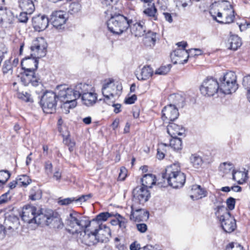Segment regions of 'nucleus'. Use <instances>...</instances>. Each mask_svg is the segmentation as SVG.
I'll return each instance as SVG.
<instances>
[{"mask_svg":"<svg viewBox=\"0 0 250 250\" xmlns=\"http://www.w3.org/2000/svg\"><path fill=\"white\" fill-rule=\"evenodd\" d=\"M53 166L50 161H47L45 163L44 169L46 174L50 175L52 173Z\"/></svg>","mask_w":250,"mask_h":250,"instance_id":"obj_55","label":"nucleus"},{"mask_svg":"<svg viewBox=\"0 0 250 250\" xmlns=\"http://www.w3.org/2000/svg\"><path fill=\"white\" fill-rule=\"evenodd\" d=\"M63 143L68 146L70 152L73 151L74 147L75 145V143L74 142L72 141L70 139L66 138L63 140Z\"/></svg>","mask_w":250,"mask_h":250,"instance_id":"obj_53","label":"nucleus"},{"mask_svg":"<svg viewBox=\"0 0 250 250\" xmlns=\"http://www.w3.org/2000/svg\"><path fill=\"white\" fill-rule=\"evenodd\" d=\"M97 230V237L99 242L104 243L107 241L108 237L111 235L110 229L105 225H99V228L95 229Z\"/></svg>","mask_w":250,"mask_h":250,"instance_id":"obj_22","label":"nucleus"},{"mask_svg":"<svg viewBox=\"0 0 250 250\" xmlns=\"http://www.w3.org/2000/svg\"><path fill=\"white\" fill-rule=\"evenodd\" d=\"M90 221L86 216H82L77 212L70 213L66 219L67 231L72 234L80 233L79 239L85 245L91 246L99 243L97 230L89 231L87 228Z\"/></svg>","mask_w":250,"mask_h":250,"instance_id":"obj_1","label":"nucleus"},{"mask_svg":"<svg viewBox=\"0 0 250 250\" xmlns=\"http://www.w3.org/2000/svg\"><path fill=\"white\" fill-rule=\"evenodd\" d=\"M170 140V146L175 150H179L182 149V143L180 138L177 137H171Z\"/></svg>","mask_w":250,"mask_h":250,"instance_id":"obj_35","label":"nucleus"},{"mask_svg":"<svg viewBox=\"0 0 250 250\" xmlns=\"http://www.w3.org/2000/svg\"><path fill=\"white\" fill-rule=\"evenodd\" d=\"M42 196V192L41 190L35 187L31 190L29 198L31 200L35 201L41 199Z\"/></svg>","mask_w":250,"mask_h":250,"instance_id":"obj_39","label":"nucleus"},{"mask_svg":"<svg viewBox=\"0 0 250 250\" xmlns=\"http://www.w3.org/2000/svg\"><path fill=\"white\" fill-rule=\"evenodd\" d=\"M18 98L26 102H33V100L31 97V95L27 92H22L18 93Z\"/></svg>","mask_w":250,"mask_h":250,"instance_id":"obj_45","label":"nucleus"},{"mask_svg":"<svg viewBox=\"0 0 250 250\" xmlns=\"http://www.w3.org/2000/svg\"><path fill=\"white\" fill-rule=\"evenodd\" d=\"M137 96L134 94L130 97L125 98V103L126 104H133L137 100Z\"/></svg>","mask_w":250,"mask_h":250,"instance_id":"obj_58","label":"nucleus"},{"mask_svg":"<svg viewBox=\"0 0 250 250\" xmlns=\"http://www.w3.org/2000/svg\"><path fill=\"white\" fill-rule=\"evenodd\" d=\"M229 42L230 44L229 48L233 50H237L242 44L240 38L237 35L231 36Z\"/></svg>","mask_w":250,"mask_h":250,"instance_id":"obj_33","label":"nucleus"},{"mask_svg":"<svg viewBox=\"0 0 250 250\" xmlns=\"http://www.w3.org/2000/svg\"><path fill=\"white\" fill-rule=\"evenodd\" d=\"M13 13L6 7L0 8V25L3 28H9L15 22Z\"/></svg>","mask_w":250,"mask_h":250,"instance_id":"obj_15","label":"nucleus"},{"mask_svg":"<svg viewBox=\"0 0 250 250\" xmlns=\"http://www.w3.org/2000/svg\"><path fill=\"white\" fill-rule=\"evenodd\" d=\"M125 18L129 27L138 21V15L134 10H130L126 14Z\"/></svg>","mask_w":250,"mask_h":250,"instance_id":"obj_34","label":"nucleus"},{"mask_svg":"<svg viewBox=\"0 0 250 250\" xmlns=\"http://www.w3.org/2000/svg\"><path fill=\"white\" fill-rule=\"evenodd\" d=\"M6 220L8 222L12 223L15 227H17L20 224L19 217L14 214L9 215L8 216Z\"/></svg>","mask_w":250,"mask_h":250,"instance_id":"obj_47","label":"nucleus"},{"mask_svg":"<svg viewBox=\"0 0 250 250\" xmlns=\"http://www.w3.org/2000/svg\"><path fill=\"white\" fill-rule=\"evenodd\" d=\"M126 176V170L125 167H121L120 169V172L119 174L118 179L120 180L123 181L125 179Z\"/></svg>","mask_w":250,"mask_h":250,"instance_id":"obj_59","label":"nucleus"},{"mask_svg":"<svg viewBox=\"0 0 250 250\" xmlns=\"http://www.w3.org/2000/svg\"><path fill=\"white\" fill-rule=\"evenodd\" d=\"M81 8V5L79 3L72 2L69 5L68 12L70 14L73 15L78 13L80 11Z\"/></svg>","mask_w":250,"mask_h":250,"instance_id":"obj_42","label":"nucleus"},{"mask_svg":"<svg viewBox=\"0 0 250 250\" xmlns=\"http://www.w3.org/2000/svg\"><path fill=\"white\" fill-rule=\"evenodd\" d=\"M21 80L22 83L25 86L29 85L30 83L34 86H36L41 83L40 79L37 77L35 73H29V72L24 71L21 74Z\"/></svg>","mask_w":250,"mask_h":250,"instance_id":"obj_21","label":"nucleus"},{"mask_svg":"<svg viewBox=\"0 0 250 250\" xmlns=\"http://www.w3.org/2000/svg\"><path fill=\"white\" fill-rule=\"evenodd\" d=\"M73 202H76V198L75 197L60 199L58 203L61 205H68Z\"/></svg>","mask_w":250,"mask_h":250,"instance_id":"obj_51","label":"nucleus"},{"mask_svg":"<svg viewBox=\"0 0 250 250\" xmlns=\"http://www.w3.org/2000/svg\"><path fill=\"white\" fill-rule=\"evenodd\" d=\"M132 204L144 206L150 197L149 190L144 187H137L132 191Z\"/></svg>","mask_w":250,"mask_h":250,"instance_id":"obj_12","label":"nucleus"},{"mask_svg":"<svg viewBox=\"0 0 250 250\" xmlns=\"http://www.w3.org/2000/svg\"><path fill=\"white\" fill-rule=\"evenodd\" d=\"M243 85L247 90V99L250 102V75L243 78Z\"/></svg>","mask_w":250,"mask_h":250,"instance_id":"obj_41","label":"nucleus"},{"mask_svg":"<svg viewBox=\"0 0 250 250\" xmlns=\"http://www.w3.org/2000/svg\"><path fill=\"white\" fill-rule=\"evenodd\" d=\"M236 75L233 71L227 72L222 79H220V90L222 93L229 94L234 92L238 88L236 83Z\"/></svg>","mask_w":250,"mask_h":250,"instance_id":"obj_9","label":"nucleus"},{"mask_svg":"<svg viewBox=\"0 0 250 250\" xmlns=\"http://www.w3.org/2000/svg\"><path fill=\"white\" fill-rule=\"evenodd\" d=\"M130 250H139L140 245L136 244L135 242L132 243L130 246Z\"/></svg>","mask_w":250,"mask_h":250,"instance_id":"obj_64","label":"nucleus"},{"mask_svg":"<svg viewBox=\"0 0 250 250\" xmlns=\"http://www.w3.org/2000/svg\"><path fill=\"white\" fill-rule=\"evenodd\" d=\"M235 12L231 5H229L227 9H224L222 12H218L217 16H212L213 19L217 22L222 24H230L234 21L235 18Z\"/></svg>","mask_w":250,"mask_h":250,"instance_id":"obj_13","label":"nucleus"},{"mask_svg":"<svg viewBox=\"0 0 250 250\" xmlns=\"http://www.w3.org/2000/svg\"><path fill=\"white\" fill-rule=\"evenodd\" d=\"M142 187H144L148 189L151 188L152 186L156 183V177L152 174H145L141 179Z\"/></svg>","mask_w":250,"mask_h":250,"instance_id":"obj_29","label":"nucleus"},{"mask_svg":"<svg viewBox=\"0 0 250 250\" xmlns=\"http://www.w3.org/2000/svg\"><path fill=\"white\" fill-rule=\"evenodd\" d=\"M156 33L149 31L146 34L144 39V42L146 46L150 47H153L156 42Z\"/></svg>","mask_w":250,"mask_h":250,"instance_id":"obj_30","label":"nucleus"},{"mask_svg":"<svg viewBox=\"0 0 250 250\" xmlns=\"http://www.w3.org/2000/svg\"><path fill=\"white\" fill-rule=\"evenodd\" d=\"M47 44L44 38L40 37L33 41L30 47L31 57H27L22 59L21 66L22 69L29 73H35L38 66V59L46 55Z\"/></svg>","mask_w":250,"mask_h":250,"instance_id":"obj_2","label":"nucleus"},{"mask_svg":"<svg viewBox=\"0 0 250 250\" xmlns=\"http://www.w3.org/2000/svg\"><path fill=\"white\" fill-rule=\"evenodd\" d=\"M58 90H59L58 100L63 103L61 105V108L65 113L67 114L69 112V109L74 108L76 106V100L67 94L66 96H61L60 89Z\"/></svg>","mask_w":250,"mask_h":250,"instance_id":"obj_19","label":"nucleus"},{"mask_svg":"<svg viewBox=\"0 0 250 250\" xmlns=\"http://www.w3.org/2000/svg\"><path fill=\"white\" fill-rule=\"evenodd\" d=\"M36 0H19V7L22 10L26 11L29 15L31 14L35 10L34 1Z\"/></svg>","mask_w":250,"mask_h":250,"instance_id":"obj_26","label":"nucleus"},{"mask_svg":"<svg viewBox=\"0 0 250 250\" xmlns=\"http://www.w3.org/2000/svg\"><path fill=\"white\" fill-rule=\"evenodd\" d=\"M163 15L165 17L166 21H167L169 23L172 22L173 19L170 13H169L168 12H164Z\"/></svg>","mask_w":250,"mask_h":250,"instance_id":"obj_62","label":"nucleus"},{"mask_svg":"<svg viewBox=\"0 0 250 250\" xmlns=\"http://www.w3.org/2000/svg\"><path fill=\"white\" fill-rule=\"evenodd\" d=\"M28 15H29V14L26 12V11H23V12H21L18 17L19 22L26 23L29 19Z\"/></svg>","mask_w":250,"mask_h":250,"instance_id":"obj_50","label":"nucleus"},{"mask_svg":"<svg viewBox=\"0 0 250 250\" xmlns=\"http://www.w3.org/2000/svg\"><path fill=\"white\" fill-rule=\"evenodd\" d=\"M167 145L164 143H161L159 145L158 148H157V157L159 160L163 159L165 156V150L164 147L167 146Z\"/></svg>","mask_w":250,"mask_h":250,"instance_id":"obj_43","label":"nucleus"},{"mask_svg":"<svg viewBox=\"0 0 250 250\" xmlns=\"http://www.w3.org/2000/svg\"><path fill=\"white\" fill-rule=\"evenodd\" d=\"M113 216V214L108 212H103L99 213L96 216V220L98 222L101 221H105L108 218Z\"/></svg>","mask_w":250,"mask_h":250,"instance_id":"obj_44","label":"nucleus"},{"mask_svg":"<svg viewBox=\"0 0 250 250\" xmlns=\"http://www.w3.org/2000/svg\"><path fill=\"white\" fill-rule=\"evenodd\" d=\"M162 178L166 179L168 184L174 188L183 187L186 182V175L181 171L178 164H173L168 166L162 173Z\"/></svg>","mask_w":250,"mask_h":250,"instance_id":"obj_3","label":"nucleus"},{"mask_svg":"<svg viewBox=\"0 0 250 250\" xmlns=\"http://www.w3.org/2000/svg\"><path fill=\"white\" fill-rule=\"evenodd\" d=\"M247 178V173L245 171L233 170L232 178L239 184H243L246 182Z\"/></svg>","mask_w":250,"mask_h":250,"instance_id":"obj_31","label":"nucleus"},{"mask_svg":"<svg viewBox=\"0 0 250 250\" xmlns=\"http://www.w3.org/2000/svg\"><path fill=\"white\" fill-rule=\"evenodd\" d=\"M191 191L192 194L190 197L193 200H197L207 196V191L202 188L199 185H193L191 188Z\"/></svg>","mask_w":250,"mask_h":250,"instance_id":"obj_27","label":"nucleus"},{"mask_svg":"<svg viewBox=\"0 0 250 250\" xmlns=\"http://www.w3.org/2000/svg\"><path fill=\"white\" fill-rule=\"evenodd\" d=\"M116 216H119L120 218V219L118 225L120 229H122L123 232H125L126 230V227L127 220L125 218L123 217L119 214H117Z\"/></svg>","mask_w":250,"mask_h":250,"instance_id":"obj_49","label":"nucleus"},{"mask_svg":"<svg viewBox=\"0 0 250 250\" xmlns=\"http://www.w3.org/2000/svg\"><path fill=\"white\" fill-rule=\"evenodd\" d=\"M143 206L132 204L130 219L135 222L147 221L149 218L148 211L142 208Z\"/></svg>","mask_w":250,"mask_h":250,"instance_id":"obj_14","label":"nucleus"},{"mask_svg":"<svg viewBox=\"0 0 250 250\" xmlns=\"http://www.w3.org/2000/svg\"><path fill=\"white\" fill-rule=\"evenodd\" d=\"M226 250H244L243 247L239 244L230 243L226 247Z\"/></svg>","mask_w":250,"mask_h":250,"instance_id":"obj_48","label":"nucleus"},{"mask_svg":"<svg viewBox=\"0 0 250 250\" xmlns=\"http://www.w3.org/2000/svg\"><path fill=\"white\" fill-rule=\"evenodd\" d=\"M214 210L215 214L219 220L223 230L226 233H231L234 231L236 228V220L228 209L223 205H219Z\"/></svg>","mask_w":250,"mask_h":250,"instance_id":"obj_4","label":"nucleus"},{"mask_svg":"<svg viewBox=\"0 0 250 250\" xmlns=\"http://www.w3.org/2000/svg\"><path fill=\"white\" fill-rule=\"evenodd\" d=\"M9 191L3 194L0 196V204H2L7 203L9 200H10V198L8 197V195H9Z\"/></svg>","mask_w":250,"mask_h":250,"instance_id":"obj_56","label":"nucleus"},{"mask_svg":"<svg viewBox=\"0 0 250 250\" xmlns=\"http://www.w3.org/2000/svg\"><path fill=\"white\" fill-rule=\"evenodd\" d=\"M13 65L12 64L11 59L6 60L3 63L2 68V73L4 74L13 73Z\"/></svg>","mask_w":250,"mask_h":250,"instance_id":"obj_38","label":"nucleus"},{"mask_svg":"<svg viewBox=\"0 0 250 250\" xmlns=\"http://www.w3.org/2000/svg\"><path fill=\"white\" fill-rule=\"evenodd\" d=\"M113 82V80H109V82L104 84L102 88V93L104 97V102L108 105H112L114 103V101L112 100L113 98L116 96H119L122 90V86L121 84H117L116 86L113 84L116 90L113 89L112 91H110L109 89Z\"/></svg>","mask_w":250,"mask_h":250,"instance_id":"obj_11","label":"nucleus"},{"mask_svg":"<svg viewBox=\"0 0 250 250\" xmlns=\"http://www.w3.org/2000/svg\"><path fill=\"white\" fill-rule=\"evenodd\" d=\"M91 197V195L90 194L82 195L78 198H76V202H85Z\"/></svg>","mask_w":250,"mask_h":250,"instance_id":"obj_60","label":"nucleus"},{"mask_svg":"<svg viewBox=\"0 0 250 250\" xmlns=\"http://www.w3.org/2000/svg\"><path fill=\"white\" fill-rule=\"evenodd\" d=\"M36 210L37 208L34 206L31 205L24 206L21 216L22 220L28 224H34L36 222Z\"/></svg>","mask_w":250,"mask_h":250,"instance_id":"obj_17","label":"nucleus"},{"mask_svg":"<svg viewBox=\"0 0 250 250\" xmlns=\"http://www.w3.org/2000/svg\"><path fill=\"white\" fill-rule=\"evenodd\" d=\"M136 227L138 230L141 233L145 232L147 229V226L145 223L137 224L136 225Z\"/></svg>","mask_w":250,"mask_h":250,"instance_id":"obj_57","label":"nucleus"},{"mask_svg":"<svg viewBox=\"0 0 250 250\" xmlns=\"http://www.w3.org/2000/svg\"><path fill=\"white\" fill-rule=\"evenodd\" d=\"M90 86L87 84L80 83L76 85L73 88L67 87L65 85H61L57 87V89H60L61 96L68 95L76 100L83 96L84 94L88 91Z\"/></svg>","mask_w":250,"mask_h":250,"instance_id":"obj_7","label":"nucleus"},{"mask_svg":"<svg viewBox=\"0 0 250 250\" xmlns=\"http://www.w3.org/2000/svg\"><path fill=\"white\" fill-rule=\"evenodd\" d=\"M190 161L193 167L196 168L201 167L203 164L202 158L195 154L191 155Z\"/></svg>","mask_w":250,"mask_h":250,"instance_id":"obj_36","label":"nucleus"},{"mask_svg":"<svg viewBox=\"0 0 250 250\" xmlns=\"http://www.w3.org/2000/svg\"><path fill=\"white\" fill-rule=\"evenodd\" d=\"M173 53L174 56L181 57L184 55H188L189 52L188 50L177 49L174 51Z\"/></svg>","mask_w":250,"mask_h":250,"instance_id":"obj_54","label":"nucleus"},{"mask_svg":"<svg viewBox=\"0 0 250 250\" xmlns=\"http://www.w3.org/2000/svg\"><path fill=\"white\" fill-rule=\"evenodd\" d=\"M10 173L7 170L0 171V183H5L10 178Z\"/></svg>","mask_w":250,"mask_h":250,"instance_id":"obj_46","label":"nucleus"},{"mask_svg":"<svg viewBox=\"0 0 250 250\" xmlns=\"http://www.w3.org/2000/svg\"><path fill=\"white\" fill-rule=\"evenodd\" d=\"M66 20V13L63 11H54L50 16V21L56 28H61L65 23Z\"/></svg>","mask_w":250,"mask_h":250,"instance_id":"obj_18","label":"nucleus"},{"mask_svg":"<svg viewBox=\"0 0 250 250\" xmlns=\"http://www.w3.org/2000/svg\"><path fill=\"white\" fill-rule=\"evenodd\" d=\"M143 13L149 20L152 21L158 20L157 9L152 1L148 3L147 7L143 10Z\"/></svg>","mask_w":250,"mask_h":250,"instance_id":"obj_25","label":"nucleus"},{"mask_svg":"<svg viewBox=\"0 0 250 250\" xmlns=\"http://www.w3.org/2000/svg\"><path fill=\"white\" fill-rule=\"evenodd\" d=\"M126 20L125 15L115 13L111 15L110 18L107 21V28L113 34L121 35L129 28Z\"/></svg>","mask_w":250,"mask_h":250,"instance_id":"obj_5","label":"nucleus"},{"mask_svg":"<svg viewBox=\"0 0 250 250\" xmlns=\"http://www.w3.org/2000/svg\"><path fill=\"white\" fill-rule=\"evenodd\" d=\"M97 100V94L87 91L82 97V101L83 104L87 106H91L95 104Z\"/></svg>","mask_w":250,"mask_h":250,"instance_id":"obj_28","label":"nucleus"},{"mask_svg":"<svg viewBox=\"0 0 250 250\" xmlns=\"http://www.w3.org/2000/svg\"><path fill=\"white\" fill-rule=\"evenodd\" d=\"M17 180L18 182V185L20 187H26L31 183V179L26 175L19 176Z\"/></svg>","mask_w":250,"mask_h":250,"instance_id":"obj_37","label":"nucleus"},{"mask_svg":"<svg viewBox=\"0 0 250 250\" xmlns=\"http://www.w3.org/2000/svg\"><path fill=\"white\" fill-rule=\"evenodd\" d=\"M34 224L42 226H49L51 224L54 228L62 229L63 226L61 219L55 217L52 210H45L43 212L37 213L36 222Z\"/></svg>","mask_w":250,"mask_h":250,"instance_id":"obj_6","label":"nucleus"},{"mask_svg":"<svg viewBox=\"0 0 250 250\" xmlns=\"http://www.w3.org/2000/svg\"><path fill=\"white\" fill-rule=\"evenodd\" d=\"M179 115L178 108L173 104L165 106L162 110V119L166 123L174 121L178 118Z\"/></svg>","mask_w":250,"mask_h":250,"instance_id":"obj_16","label":"nucleus"},{"mask_svg":"<svg viewBox=\"0 0 250 250\" xmlns=\"http://www.w3.org/2000/svg\"><path fill=\"white\" fill-rule=\"evenodd\" d=\"M171 68V64L161 66L155 71V74L160 75H165L167 74L170 70Z\"/></svg>","mask_w":250,"mask_h":250,"instance_id":"obj_40","label":"nucleus"},{"mask_svg":"<svg viewBox=\"0 0 250 250\" xmlns=\"http://www.w3.org/2000/svg\"><path fill=\"white\" fill-rule=\"evenodd\" d=\"M153 74V71L149 65L144 66L141 70L140 77H138L139 80H146L149 79Z\"/></svg>","mask_w":250,"mask_h":250,"instance_id":"obj_32","label":"nucleus"},{"mask_svg":"<svg viewBox=\"0 0 250 250\" xmlns=\"http://www.w3.org/2000/svg\"><path fill=\"white\" fill-rule=\"evenodd\" d=\"M226 204L227 208L229 210H233L235 208V199L233 197H230L227 199Z\"/></svg>","mask_w":250,"mask_h":250,"instance_id":"obj_52","label":"nucleus"},{"mask_svg":"<svg viewBox=\"0 0 250 250\" xmlns=\"http://www.w3.org/2000/svg\"><path fill=\"white\" fill-rule=\"evenodd\" d=\"M58 95L51 91L43 93L40 102V105L44 113L51 114L56 111Z\"/></svg>","mask_w":250,"mask_h":250,"instance_id":"obj_8","label":"nucleus"},{"mask_svg":"<svg viewBox=\"0 0 250 250\" xmlns=\"http://www.w3.org/2000/svg\"><path fill=\"white\" fill-rule=\"evenodd\" d=\"M114 107V112L117 114L121 111V104H115L114 103L111 105Z\"/></svg>","mask_w":250,"mask_h":250,"instance_id":"obj_63","label":"nucleus"},{"mask_svg":"<svg viewBox=\"0 0 250 250\" xmlns=\"http://www.w3.org/2000/svg\"><path fill=\"white\" fill-rule=\"evenodd\" d=\"M167 132L171 137H177L183 135L185 132V129L182 126L171 122L167 126Z\"/></svg>","mask_w":250,"mask_h":250,"instance_id":"obj_23","label":"nucleus"},{"mask_svg":"<svg viewBox=\"0 0 250 250\" xmlns=\"http://www.w3.org/2000/svg\"><path fill=\"white\" fill-rule=\"evenodd\" d=\"M49 21V19L47 16L39 15L33 17L32 25L35 30L41 32L47 27Z\"/></svg>","mask_w":250,"mask_h":250,"instance_id":"obj_20","label":"nucleus"},{"mask_svg":"<svg viewBox=\"0 0 250 250\" xmlns=\"http://www.w3.org/2000/svg\"><path fill=\"white\" fill-rule=\"evenodd\" d=\"M131 32L136 37H141L144 36L146 32V28L143 21H137L129 27Z\"/></svg>","mask_w":250,"mask_h":250,"instance_id":"obj_24","label":"nucleus"},{"mask_svg":"<svg viewBox=\"0 0 250 250\" xmlns=\"http://www.w3.org/2000/svg\"><path fill=\"white\" fill-rule=\"evenodd\" d=\"M200 90L203 95L208 97L213 96L219 92L222 93L218 81L213 77H208L204 80Z\"/></svg>","mask_w":250,"mask_h":250,"instance_id":"obj_10","label":"nucleus"},{"mask_svg":"<svg viewBox=\"0 0 250 250\" xmlns=\"http://www.w3.org/2000/svg\"><path fill=\"white\" fill-rule=\"evenodd\" d=\"M6 232V230L5 226L0 223V241L5 237Z\"/></svg>","mask_w":250,"mask_h":250,"instance_id":"obj_61","label":"nucleus"}]
</instances>
